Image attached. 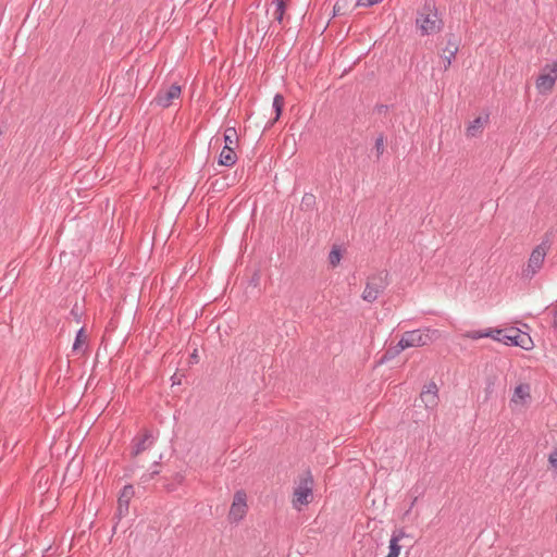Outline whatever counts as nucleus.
<instances>
[{"mask_svg": "<svg viewBox=\"0 0 557 557\" xmlns=\"http://www.w3.org/2000/svg\"><path fill=\"white\" fill-rule=\"evenodd\" d=\"M414 25L420 36L438 34L443 29L444 21L434 0H425L417 10Z\"/></svg>", "mask_w": 557, "mask_h": 557, "instance_id": "1", "label": "nucleus"}, {"mask_svg": "<svg viewBox=\"0 0 557 557\" xmlns=\"http://www.w3.org/2000/svg\"><path fill=\"white\" fill-rule=\"evenodd\" d=\"M388 272L383 271L368 277L366 288L362 293V299L368 302H373L377 299L379 295L388 286Z\"/></svg>", "mask_w": 557, "mask_h": 557, "instance_id": "2", "label": "nucleus"}, {"mask_svg": "<svg viewBox=\"0 0 557 557\" xmlns=\"http://www.w3.org/2000/svg\"><path fill=\"white\" fill-rule=\"evenodd\" d=\"M436 333L437 330L430 329L405 332L400 338V346L409 348L429 345Z\"/></svg>", "mask_w": 557, "mask_h": 557, "instance_id": "3", "label": "nucleus"}, {"mask_svg": "<svg viewBox=\"0 0 557 557\" xmlns=\"http://www.w3.org/2000/svg\"><path fill=\"white\" fill-rule=\"evenodd\" d=\"M313 484V476L310 470H307L300 478L299 485L294 491L293 504L295 507L310 503L309 497L312 496Z\"/></svg>", "mask_w": 557, "mask_h": 557, "instance_id": "4", "label": "nucleus"}, {"mask_svg": "<svg viewBox=\"0 0 557 557\" xmlns=\"http://www.w3.org/2000/svg\"><path fill=\"white\" fill-rule=\"evenodd\" d=\"M548 247L547 240H543L533 249L527 267L522 269V277L532 278L533 275L542 268Z\"/></svg>", "mask_w": 557, "mask_h": 557, "instance_id": "5", "label": "nucleus"}, {"mask_svg": "<svg viewBox=\"0 0 557 557\" xmlns=\"http://www.w3.org/2000/svg\"><path fill=\"white\" fill-rule=\"evenodd\" d=\"M181 94L182 87L177 83H174L165 89H159L150 104L166 109L173 103L174 99L180 98Z\"/></svg>", "mask_w": 557, "mask_h": 557, "instance_id": "6", "label": "nucleus"}, {"mask_svg": "<svg viewBox=\"0 0 557 557\" xmlns=\"http://www.w3.org/2000/svg\"><path fill=\"white\" fill-rule=\"evenodd\" d=\"M506 333L502 336V343L505 345L521 347L525 350L531 348L532 339L527 333H522L515 327L507 330Z\"/></svg>", "mask_w": 557, "mask_h": 557, "instance_id": "7", "label": "nucleus"}, {"mask_svg": "<svg viewBox=\"0 0 557 557\" xmlns=\"http://www.w3.org/2000/svg\"><path fill=\"white\" fill-rule=\"evenodd\" d=\"M247 511V495L244 490H238L234 494L233 503L228 512V520L231 522L240 521Z\"/></svg>", "mask_w": 557, "mask_h": 557, "instance_id": "8", "label": "nucleus"}, {"mask_svg": "<svg viewBox=\"0 0 557 557\" xmlns=\"http://www.w3.org/2000/svg\"><path fill=\"white\" fill-rule=\"evenodd\" d=\"M549 69V73H541L536 78V88L540 94L545 95L552 91L555 82L557 79V60L546 65Z\"/></svg>", "mask_w": 557, "mask_h": 557, "instance_id": "9", "label": "nucleus"}, {"mask_svg": "<svg viewBox=\"0 0 557 557\" xmlns=\"http://www.w3.org/2000/svg\"><path fill=\"white\" fill-rule=\"evenodd\" d=\"M134 494L135 491L132 484H127L122 488L117 498V508L116 512L114 513V519H117V521H120L122 517L128 513L129 502Z\"/></svg>", "mask_w": 557, "mask_h": 557, "instance_id": "10", "label": "nucleus"}, {"mask_svg": "<svg viewBox=\"0 0 557 557\" xmlns=\"http://www.w3.org/2000/svg\"><path fill=\"white\" fill-rule=\"evenodd\" d=\"M153 443V435L151 431L145 430L140 436H135L132 441V457H136L147 450Z\"/></svg>", "mask_w": 557, "mask_h": 557, "instance_id": "11", "label": "nucleus"}, {"mask_svg": "<svg viewBox=\"0 0 557 557\" xmlns=\"http://www.w3.org/2000/svg\"><path fill=\"white\" fill-rule=\"evenodd\" d=\"M438 388L434 382H430L424 386V389L420 394V398L422 403L425 405L426 409H433L438 404Z\"/></svg>", "mask_w": 557, "mask_h": 557, "instance_id": "12", "label": "nucleus"}, {"mask_svg": "<svg viewBox=\"0 0 557 557\" xmlns=\"http://www.w3.org/2000/svg\"><path fill=\"white\" fill-rule=\"evenodd\" d=\"M460 40V36L453 32H447L443 37V41H445V46L442 48L443 54H450V58H456Z\"/></svg>", "mask_w": 557, "mask_h": 557, "instance_id": "13", "label": "nucleus"}, {"mask_svg": "<svg viewBox=\"0 0 557 557\" xmlns=\"http://www.w3.org/2000/svg\"><path fill=\"white\" fill-rule=\"evenodd\" d=\"M530 391V384L520 383L516 386L510 403L515 405H525L527 403L531 401Z\"/></svg>", "mask_w": 557, "mask_h": 557, "instance_id": "14", "label": "nucleus"}, {"mask_svg": "<svg viewBox=\"0 0 557 557\" xmlns=\"http://www.w3.org/2000/svg\"><path fill=\"white\" fill-rule=\"evenodd\" d=\"M236 160L237 156L234 148L230 145H225L219 156L218 163L224 166H232L236 163Z\"/></svg>", "mask_w": 557, "mask_h": 557, "instance_id": "15", "label": "nucleus"}, {"mask_svg": "<svg viewBox=\"0 0 557 557\" xmlns=\"http://www.w3.org/2000/svg\"><path fill=\"white\" fill-rule=\"evenodd\" d=\"M488 122V114L485 116H478L472 122H470L467 128V136L476 137L482 133L484 125Z\"/></svg>", "mask_w": 557, "mask_h": 557, "instance_id": "16", "label": "nucleus"}, {"mask_svg": "<svg viewBox=\"0 0 557 557\" xmlns=\"http://www.w3.org/2000/svg\"><path fill=\"white\" fill-rule=\"evenodd\" d=\"M405 349L406 347L400 346L399 341L395 346L388 347L376 363L382 364L388 360H392Z\"/></svg>", "mask_w": 557, "mask_h": 557, "instance_id": "17", "label": "nucleus"}, {"mask_svg": "<svg viewBox=\"0 0 557 557\" xmlns=\"http://www.w3.org/2000/svg\"><path fill=\"white\" fill-rule=\"evenodd\" d=\"M285 104V98L282 94H276L273 98V110L275 112V117L273 121L269 124L268 127H271L278 119L281 117Z\"/></svg>", "mask_w": 557, "mask_h": 557, "instance_id": "18", "label": "nucleus"}, {"mask_svg": "<svg viewBox=\"0 0 557 557\" xmlns=\"http://www.w3.org/2000/svg\"><path fill=\"white\" fill-rule=\"evenodd\" d=\"M317 198L312 193H306L300 202V210L308 212L315 209Z\"/></svg>", "mask_w": 557, "mask_h": 557, "instance_id": "19", "label": "nucleus"}, {"mask_svg": "<svg viewBox=\"0 0 557 557\" xmlns=\"http://www.w3.org/2000/svg\"><path fill=\"white\" fill-rule=\"evenodd\" d=\"M351 0H336L333 7V15H346L349 11Z\"/></svg>", "mask_w": 557, "mask_h": 557, "instance_id": "20", "label": "nucleus"}, {"mask_svg": "<svg viewBox=\"0 0 557 557\" xmlns=\"http://www.w3.org/2000/svg\"><path fill=\"white\" fill-rule=\"evenodd\" d=\"M275 4V11H274V20L282 24L284 21V16L286 13V10L288 8V4L282 2V1H272Z\"/></svg>", "mask_w": 557, "mask_h": 557, "instance_id": "21", "label": "nucleus"}, {"mask_svg": "<svg viewBox=\"0 0 557 557\" xmlns=\"http://www.w3.org/2000/svg\"><path fill=\"white\" fill-rule=\"evenodd\" d=\"M87 342V335L85 327H81L75 336L74 343H73V351H79L82 349V346L86 344Z\"/></svg>", "mask_w": 557, "mask_h": 557, "instance_id": "22", "label": "nucleus"}, {"mask_svg": "<svg viewBox=\"0 0 557 557\" xmlns=\"http://www.w3.org/2000/svg\"><path fill=\"white\" fill-rule=\"evenodd\" d=\"M343 258L341 247L334 245L329 253V263L334 268L339 264Z\"/></svg>", "mask_w": 557, "mask_h": 557, "instance_id": "23", "label": "nucleus"}, {"mask_svg": "<svg viewBox=\"0 0 557 557\" xmlns=\"http://www.w3.org/2000/svg\"><path fill=\"white\" fill-rule=\"evenodd\" d=\"M388 554L385 557H398L401 550V545L397 542L396 536H391Z\"/></svg>", "mask_w": 557, "mask_h": 557, "instance_id": "24", "label": "nucleus"}, {"mask_svg": "<svg viewBox=\"0 0 557 557\" xmlns=\"http://www.w3.org/2000/svg\"><path fill=\"white\" fill-rule=\"evenodd\" d=\"M223 137H224L225 145L232 146L233 144L238 141L237 132H236L235 127H227L224 131Z\"/></svg>", "mask_w": 557, "mask_h": 557, "instance_id": "25", "label": "nucleus"}, {"mask_svg": "<svg viewBox=\"0 0 557 557\" xmlns=\"http://www.w3.org/2000/svg\"><path fill=\"white\" fill-rule=\"evenodd\" d=\"M494 331L493 330H486V331H470L465 336L471 339H479L483 337H490L493 336Z\"/></svg>", "mask_w": 557, "mask_h": 557, "instance_id": "26", "label": "nucleus"}, {"mask_svg": "<svg viewBox=\"0 0 557 557\" xmlns=\"http://www.w3.org/2000/svg\"><path fill=\"white\" fill-rule=\"evenodd\" d=\"M384 141H385V135L384 133H380L379 136L376 137L375 139V144H374V150L376 152V158L380 159V157L383 154L384 152Z\"/></svg>", "mask_w": 557, "mask_h": 557, "instance_id": "27", "label": "nucleus"}, {"mask_svg": "<svg viewBox=\"0 0 557 557\" xmlns=\"http://www.w3.org/2000/svg\"><path fill=\"white\" fill-rule=\"evenodd\" d=\"M71 315L74 318V320L76 322H79L81 319H82V315L84 313V308L83 306H79L77 302L73 306L72 310H71Z\"/></svg>", "mask_w": 557, "mask_h": 557, "instance_id": "28", "label": "nucleus"}, {"mask_svg": "<svg viewBox=\"0 0 557 557\" xmlns=\"http://www.w3.org/2000/svg\"><path fill=\"white\" fill-rule=\"evenodd\" d=\"M383 0H357L355 7H366V8H370V7H373L380 2H382Z\"/></svg>", "mask_w": 557, "mask_h": 557, "instance_id": "29", "label": "nucleus"}, {"mask_svg": "<svg viewBox=\"0 0 557 557\" xmlns=\"http://www.w3.org/2000/svg\"><path fill=\"white\" fill-rule=\"evenodd\" d=\"M548 310L549 314L552 315L550 325L554 330H557V306H550Z\"/></svg>", "mask_w": 557, "mask_h": 557, "instance_id": "30", "label": "nucleus"}, {"mask_svg": "<svg viewBox=\"0 0 557 557\" xmlns=\"http://www.w3.org/2000/svg\"><path fill=\"white\" fill-rule=\"evenodd\" d=\"M548 462L552 468L557 469V447H554V449L549 453Z\"/></svg>", "mask_w": 557, "mask_h": 557, "instance_id": "31", "label": "nucleus"}, {"mask_svg": "<svg viewBox=\"0 0 557 557\" xmlns=\"http://www.w3.org/2000/svg\"><path fill=\"white\" fill-rule=\"evenodd\" d=\"M163 480H164L163 487L166 490V492L171 493V492L176 491V488H177V484L176 483H174L173 481L172 482H168L166 478H163Z\"/></svg>", "mask_w": 557, "mask_h": 557, "instance_id": "32", "label": "nucleus"}, {"mask_svg": "<svg viewBox=\"0 0 557 557\" xmlns=\"http://www.w3.org/2000/svg\"><path fill=\"white\" fill-rule=\"evenodd\" d=\"M493 331H494V333H493V336H491V337H492L493 339H495V341H498V342H502V336H503L504 334H507V333H506V331H507V330L495 329V330H493Z\"/></svg>", "mask_w": 557, "mask_h": 557, "instance_id": "33", "label": "nucleus"}, {"mask_svg": "<svg viewBox=\"0 0 557 557\" xmlns=\"http://www.w3.org/2000/svg\"><path fill=\"white\" fill-rule=\"evenodd\" d=\"M172 479H173L174 483H176L177 485H181V484H183V482L185 480V475L181 472H176L173 474Z\"/></svg>", "mask_w": 557, "mask_h": 557, "instance_id": "34", "label": "nucleus"}, {"mask_svg": "<svg viewBox=\"0 0 557 557\" xmlns=\"http://www.w3.org/2000/svg\"><path fill=\"white\" fill-rule=\"evenodd\" d=\"M392 536H396L397 542H400L406 536V533L404 529H396Z\"/></svg>", "mask_w": 557, "mask_h": 557, "instance_id": "35", "label": "nucleus"}, {"mask_svg": "<svg viewBox=\"0 0 557 557\" xmlns=\"http://www.w3.org/2000/svg\"><path fill=\"white\" fill-rule=\"evenodd\" d=\"M442 57L444 59V69L447 70L455 58H450V54H443Z\"/></svg>", "mask_w": 557, "mask_h": 557, "instance_id": "36", "label": "nucleus"}, {"mask_svg": "<svg viewBox=\"0 0 557 557\" xmlns=\"http://www.w3.org/2000/svg\"><path fill=\"white\" fill-rule=\"evenodd\" d=\"M259 281H260V274H259V272H255L250 278V284L256 287V286H258Z\"/></svg>", "mask_w": 557, "mask_h": 557, "instance_id": "37", "label": "nucleus"}, {"mask_svg": "<svg viewBox=\"0 0 557 557\" xmlns=\"http://www.w3.org/2000/svg\"><path fill=\"white\" fill-rule=\"evenodd\" d=\"M15 269H16V267L12 268V269H11V270L5 274V276H7V277H9V278H11V280H13V281H15V280L17 278V276H18V272H17V273H15Z\"/></svg>", "mask_w": 557, "mask_h": 557, "instance_id": "38", "label": "nucleus"}, {"mask_svg": "<svg viewBox=\"0 0 557 557\" xmlns=\"http://www.w3.org/2000/svg\"><path fill=\"white\" fill-rule=\"evenodd\" d=\"M388 109H389V107L386 104H376L375 106V111H377L379 113H385L388 111Z\"/></svg>", "mask_w": 557, "mask_h": 557, "instance_id": "39", "label": "nucleus"}, {"mask_svg": "<svg viewBox=\"0 0 557 557\" xmlns=\"http://www.w3.org/2000/svg\"><path fill=\"white\" fill-rule=\"evenodd\" d=\"M160 473L159 470H152L148 475H143L141 479L144 482H146L149 479H152L154 475H158Z\"/></svg>", "mask_w": 557, "mask_h": 557, "instance_id": "40", "label": "nucleus"}, {"mask_svg": "<svg viewBox=\"0 0 557 557\" xmlns=\"http://www.w3.org/2000/svg\"><path fill=\"white\" fill-rule=\"evenodd\" d=\"M191 358H197V352L196 350L194 351V354L191 355Z\"/></svg>", "mask_w": 557, "mask_h": 557, "instance_id": "41", "label": "nucleus"}]
</instances>
